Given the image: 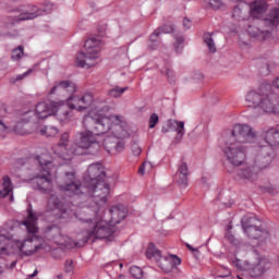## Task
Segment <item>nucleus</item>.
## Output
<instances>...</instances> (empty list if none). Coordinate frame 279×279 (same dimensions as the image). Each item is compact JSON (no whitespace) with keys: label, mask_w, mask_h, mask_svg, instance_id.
<instances>
[{"label":"nucleus","mask_w":279,"mask_h":279,"mask_svg":"<svg viewBox=\"0 0 279 279\" xmlns=\"http://www.w3.org/2000/svg\"><path fill=\"white\" fill-rule=\"evenodd\" d=\"M74 93H77V85L72 81H61L54 85L49 95H59L60 97H71Z\"/></svg>","instance_id":"nucleus-17"},{"label":"nucleus","mask_w":279,"mask_h":279,"mask_svg":"<svg viewBox=\"0 0 279 279\" xmlns=\"http://www.w3.org/2000/svg\"><path fill=\"white\" fill-rule=\"evenodd\" d=\"M12 247H16V250H19L21 254H23V256H32L35 252H38V250H40V246L34 245V239L28 238L23 242H11L10 244H8V247L1 248V254H3L4 252H8V255L14 254V250H12Z\"/></svg>","instance_id":"nucleus-16"},{"label":"nucleus","mask_w":279,"mask_h":279,"mask_svg":"<svg viewBox=\"0 0 279 279\" xmlns=\"http://www.w3.org/2000/svg\"><path fill=\"white\" fill-rule=\"evenodd\" d=\"M145 169H151V162L145 161L138 169L140 175H145Z\"/></svg>","instance_id":"nucleus-45"},{"label":"nucleus","mask_w":279,"mask_h":279,"mask_svg":"<svg viewBox=\"0 0 279 279\" xmlns=\"http://www.w3.org/2000/svg\"><path fill=\"white\" fill-rule=\"evenodd\" d=\"M186 247H189L191 252H197V250L194 248L191 244H186Z\"/></svg>","instance_id":"nucleus-55"},{"label":"nucleus","mask_w":279,"mask_h":279,"mask_svg":"<svg viewBox=\"0 0 279 279\" xmlns=\"http://www.w3.org/2000/svg\"><path fill=\"white\" fill-rule=\"evenodd\" d=\"M203 38H204L205 45L208 48V51H210V53H216L217 52V47L215 46V40L213 39V34L205 33Z\"/></svg>","instance_id":"nucleus-32"},{"label":"nucleus","mask_w":279,"mask_h":279,"mask_svg":"<svg viewBox=\"0 0 279 279\" xmlns=\"http://www.w3.org/2000/svg\"><path fill=\"white\" fill-rule=\"evenodd\" d=\"M166 75L170 82V84H174L175 83V76L173 75V71L169 68L166 69Z\"/></svg>","instance_id":"nucleus-47"},{"label":"nucleus","mask_w":279,"mask_h":279,"mask_svg":"<svg viewBox=\"0 0 279 279\" xmlns=\"http://www.w3.org/2000/svg\"><path fill=\"white\" fill-rule=\"evenodd\" d=\"M57 114L61 123H66L71 121V110L64 107V101H49V102H38L34 110H28L23 113L22 121H38V119H48V117H53Z\"/></svg>","instance_id":"nucleus-6"},{"label":"nucleus","mask_w":279,"mask_h":279,"mask_svg":"<svg viewBox=\"0 0 279 279\" xmlns=\"http://www.w3.org/2000/svg\"><path fill=\"white\" fill-rule=\"evenodd\" d=\"M1 197L9 204H12V202H14V185L12 184V180L8 175L2 178Z\"/></svg>","instance_id":"nucleus-22"},{"label":"nucleus","mask_w":279,"mask_h":279,"mask_svg":"<svg viewBox=\"0 0 279 279\" xmlns=\"http://www.w3.org/2000/svg\"><path fill=\"white\" fill-rule=\"evenodd\" d=\"M45 236L48 239V241H54V243L58 245H63L69 250L73 247H82L80 242H75L73 239L69 238V235L62 234V231L58 226L47 227L45 230Z\"/></svg>","instance_id":"nucleus-13"},{"label":"nucleus","mask_w":279,"mask_h":279,"mask_svg":"<svg viewBox=\"0 0 279 279\" xmlns=\"http://www.w3.org/2000/svg\"><path fill=\"white\" fill-rule=\"evenodd\" d=\"M101 40L93 37L85 41L84 49L76 54V64L81 69H90L99 64V53L101 51Z\"/></svg>","instance_id":"nucleus-8"},{"label":"nucleus","mask_w":279,"mask_h":279,"mask_svg":"<svg viewBox=\"0 0 279 279\" xmlns=\"http://www.w3.org/2000/svg\"><path fill=\"white\" fill-rule=\"evenodd\" d=\"M131 149H132V153L134 154V156H141V153L143 151V150L141 149V146H138L137 143H133V144L131 145Z\"/></svg>","instance_id":"nucleus-48"},{"label":"nucleus","mask_w":279,"mask_h":279,"mask_svg":"<svg viewBox=\"0 0 279 279\" xmlns=\"http://www.w3.org/2000/svg\"><path fill=\"white\" fill-rule=\"evenodd\" d=\"M106 169L99 162L92 163L84 174L83 185L75 180L74 172H65V179L62 184H59L60 191L71 193V195H88L90 202L96 204L94 213L97 214L99 206H104L108 202L110 195V184H108Z\"/></svg>","instance_id":"nucleus-1"},{"label":"nucleus","mask_w":279,"mask_h":279,"mask_svg":"<svg viewBox=\"0 0 279 279\" xmlns=\"http://www.w3.org/2000/svg\"><path fill=\"white\" fill-rule=\"evenodd\" d=\"M248 34L250 36H253V38H258L259 40H267V38L271 36L269 29H263L258 26H248Z\"/></svg>","instance_id":"nucleus-27"},{"label":"nucleus","mask_w":279,"mask_h":279,"mask_svg":"<svg viewBox=\"0 0 279 279\" xmlns=\"http://www.w3.org/2000/svg\"><path fill=\"white\" fill-rule=\"evenodd\" d=\"M160 36L161 33L160 31H158V28L149 36L148 39V49H150L151 51H155V49H158V47H160Z\"/></svg>","instance_id":"nucleus-29"},{"label":"nucleus","mask_w":279,"mask_h":279,"mask_svg":"<svg viewBox=\"0 0 279 279\" xmlns=\"http://www.w3.org/2000/svg\"><path fill=\"white\" fill-rule=\"evenodd\" d=\"M48 208L50 210H60L61 213H66V208H64V202L62 198L51 194L48 198Z\"/></svg>","instance_id":"nucleus-28"},{"label":"nucleus","mask_w":279,"mask_h":279,"mask_svg":"<svg viewBox=\"0 0 279 279\" xmlns=\"http://www.w3.org/2000/svg\"><path fill=\"white\" fill-rule=\"evenodd\" d=\"M174 49L177 53H182V49L184 48V37L183 36H175Z\"/></svg>","instance_id":"nucleus-38"},{"label":"nucleus","mask_w":279,"mask_h":279,"mask_svg":"<svg viewBox=\"0 0 279 279\" xmlns=\"http://www.w3.org/2000/svg\"><path fill=\"white\" fill-rule=\"evenodd\" d=\"M145 254L149 260H160V257L162 256L160 254V251L156 248V245H154V243L148 244V247Z\"/></svg>","instance_id":"nucleus-30"},{"label":"nucleus","mask_w":279,"mask_h":279,"mask_svg":"<svg viewBox=\"0 0 279 279\" xmlns=\"http://www.w3.org/2000/svg\"><path fill=\"white\" fill-rule=\"evenodd\" d=\"M177 173H181L183 175H189V163L184 161L183 159L181 160L180 165L178 166Z\"/></svg>","instance_id":"nucleus-41"},{"label":"nucleus","mask_w":279,"mask_h":279,"mask_svg":"<svg viewBox=\"0 0 279 279\" xmlns=\"http://www.w3.org/2000/svg\"><path fill=\"white\" fill-rule=\"evenodd\" d=\"M267 12V1L256 0L250 5V13L253 19H260Z\"/></svg>","instance_id":"nucleus-25"},{"label":"nucleus","mask_w":279,"mask_h":279,"mask_svg":"<svg viewBox=\"0 0 279 279\" xmlns=\"http://www.w3.org/2000/svg\"><path fill=\"white\" fill-rule=\"evenodd\" d=\"M65 271H73V259H68L65 262Z\"/></svg>","instance_id":"nucleus-50"},{"label":"nucleus","mask_w":279,"mask_h":279,"mask_svg":"<svg viewBox=\"0 0 279 279\" xmlns=\"http://www.w3.org/2000/svg\"><path fill=\"white\" fill-rule=\"evenodd\" d=\"M39 163L40 172L37 173L33 179H31V184L33 189L41 191V193H47L51 191L52 181H51V167L52 163L50 160H47L45 156L37 157Z\"/></svg>","instance_id":"nucleus-9"},{"label":"nucleus","mask_w":279,"mask_h":279,"mask_svg":"<svg viewBox=\"0 0 279 279\" xmlns=\"http://www.w3.org/2000/svg\"><path fill=\"white\" fill-rule=\"evenodd\" d=\"M156 263L165 274H171L172 269H175L178 265H181L182 260L177 255H170L169 257H162L161 255Z\"/></svg>","instance_id":"nucleus-18"},{"label":"nucleus","mask_w":279,"mask_h":279,"mask_svg":"<svg viewBox=\"0 0 279 279\" xmlns=\"http://www.w3.org/2000/svg\"><path fill=\"white\" fill-rule=\"evenodd\" d=\"M44 119H37L36 121H33L32 118H28V121H23V113H22V118L21 121H19L15 125V132L17 134H27V131H23L21 130V128H23V125H25V123H32L33 124V132H36L37 134H41V136H56L58 135V128L56 126H40V124H38L39 121H43Z\"/></svg>","instance_id":"nucleus-15"},{"label":"nucleus","mask_w":279,"mask_h":279,"mask_svg":"<svg viewBox=\"0 0 279 279\" xmlns=\"http://www.w3.org/2000/svg\"><path fill=\"white\" fill-rule=\"evenodd\" d=\"M226 239H228V241H230V243H236V239L234 238V235H232V233L228 232L226 234Z\"/></svg>","instance_id":"nucleus-51"},{"label":"nucleus","mask_w":279,"mask_h":279,"mask_svg":"<svg viewBox=\"0 0 279 279\" xmlns=\"http://www.w3.org/2000/svg\"><path fill=\"white\" fill-rule=\"evenodd\" d=\"M208 3L213 10H219L222 5L221 0H209Z\"/></svg>","instance_id":"nucleus-46"},{"label":"nucleus","mask_w":279,"mask_h":279,"mask_svg":"<svg viewBox=\"0 0 279 279\" xmlns=\"http://www.w3.org/2000/svg\"><path fill=\"white\" fill-rule=\"evenodd\" d=\"M98 110H99L100 112H109V111H110V107L107 106V105H105L104 107H100Z\"/></svg>","instance_id":"nucleus-53"},{"label":"nucleus","mask_w":279,"mask_h":279,"mask_svg":"<svg viewBox=\"0 0 279 279\" xmlns=\"http://www.w3.org/2000/svg\"><path fill=\"white\" fill-rule=\"evenodd\" d=\"M232 229V226H229V230H231Z\"/></svg>","instance_id":"nucleus-59"},{"label":"nucleus","mask_w":279,"mask_h":279,"mask_svg":"<svg viewBox=\"0 0 279 279\" xmlns=\"http://www.w3.org/2000/svg\"><path fill=\"white\" fill-rule=\"evenodd\" d=\"M109 214L111 216L109 223L114 227L119 225L120 221H123V219H125V217L128 216V209L123 205L113 206L111 209H109Z\"/></svg>","instance_id":"nucleus-23"},{"label":"nucleus","mask_w":279,"mask_h":279,"mask_svg":"<svg viewBox=\"0 0 279 279\" xmlns=\"http://www.w3.org/2000/svg\"><path fill=\"white\" fill-rule=\"evenodd\" d=\"M264 138L266 145L269 147H276L279 145V130L278 129H270L268 131H265Z\"/></svg>","instance_id":"nucleus-26"},{"label":"nucleus","mask_w":279,"mask_h":279,"mask_svg":"<svg viewBox=\"0 0 279 279\" xmlns=\"http://www.w3.org/2000/svg\"><path fill=\"white\" fill-rule=\"evenodd\" d=\"M256 131L247 124H235L229 132L227 141L236 145H245L247 143H256Z\"/></svg>","instance_id":"nucleus-10"},{"label":"nucleus","mask_w":279,"mask_h":279,"mask_svg":"<svg viewBox=\"0 0 279 279\" xmlns=\"http://www.w3.org/2000/svg\"><path fill=\"white\" fill-rule=\"evenodd\" d=\"M258 25H264L268 32H274L279 25V8H275L269 11V13L258 22Z\"/></svg>","instance_id":"nucleus-19"},{"label":"nucleus","mask_w":279,"mask_h":279,"mask_svg":"<svg viewBox=\"0 0 279 279\" xmlns=\"http://www.w3.org/2000/svg\"><path fill=\"white\" fill-rule=\"evenodd\" d=\"M242 227L248 239H262V241H265L269 236V231L262 229L260 220L256 217L243 218Z\"/></svg>","instance_id":"nucleus-12"},{"label":"nucleus","mask_w":279,"mask_h":279,"mask_svg":"<svg viewBox=\"0 0 279 279\" xmlns=\"http://www.w3.org/2000/svg\"><path fill=\"white\" fill-rule=\"evenodd\" d=\"M174 180L181 189H186L189 186V174L177 172Z\"/></svg>","instance_id":"nucleus-34"},{"label":"nucleus","mask_w":279,"mask_h":279,"mask_svg":"<svg viewBox=\"0 0 279 279\" xmlns=\"http://www.w3.org/2000/svg\"><path fill=\"white\" fill-rule=\"evenodd\" d=\"M87 119H93L99 123L97 113L85 116L83 120L85 131L78 132L73 143L74 147L76 148L77 156H84L86 151L87 154L95 156V154H99V149L101 147L95 136H101L102 133H96L95 130L88 128V124H86Z\"/></svg>","instance_id":"nucleus-7"},{"label":"nucleus","mask_w":279,"mask_h":279,"mask_svg":"<svg viewBox=\"0 0 279 279\" xmlns=\"http://www.w3.org/2000/svg\"><path fill=\"white\" fill-rule=\"evenodd\" d=\"M120 267H123V264H120Z\"/></svg>","instance_id":"nucleus-60"},{"label":"nucleus","mask_w":279,"mask_h":279,"mask_svg":"<svg viewBox=\"0 0 279 279\" xmlns=\"http://www.w3.org/2000/svg\"><path fill=\"white\" fill-rule=\"evenodd\" d=\"M68 106L70 110H77L80 112V96H69Z\"/></svg>","instance_id":"nucleus-35"},{"label":"nucleus","mask_w":279,"mask_h":279,"mask_svg":"<svg viewBox=\"0 0 279 279\" xmlns=\"http://www.w3.org/2000/svg\"><path fill=\"white\" fill-rule=\"evenodd\" d=\"M223 269H227V274L226 275H218V278H230V276H232V271H230L226 267H223Z\"/></svg>","instance_id":"nucleus-52"},{"label":"nucleus","mask_w":279,"mask_h":279,"mask_svg":"<svg viewBox=\"0 0 279 279\" xmlns=\"http://www.w3.org/2000/svg\"><path fill=\"white\" fill-rule=\"evenodd\" d=\"M36 276H38V270H35L28 278H36Z\"/></svg>","instance_id":"nucleus-54"},{"label":"nucleus","mask_w":279,"mask_h":279,"mask_svg":"<svg viewBox=\"0 0 279 279\" xmlns=\"http://www.w3.org/2000/svg\"><path fill=\"white\" fill-rule=\"evenodd\" d=\"M23 46H19L17 48L13 49L12 51V60H14L15 62H19V60H21V58H23L25 56Z\"/></svg>","instance_id":"nucleus-37"},{"label":"nucleus","mask_w":279,"mask_h":279,"mask_svg":"<svg viewBox=\"0 0 279 279\" xmlns=\"http://www.w3.org/2000/svg\"><path fill=\"white\" fill-rule=\"evenodd\" d=\"M14 12H21L19 16L15 17V23H21V21H33V19H38L43 15V11L38 7H31L24 11L15 9Z\"/></svg>","instance_id":"nucleus-21"},{"label":"nucleus","mask_w":279,"mask_h":279,"mask_svg":"<svg viewBox=\"0 0 279 279\" xmlns=\"http://www.w3.org/2000/svg\"><path fill=\"white\" fill-rule=\"evenodd\" d=\"M270 267L271 263H269V260L259 259L257 263L252 265L248 271L253 278H259V276H263V274H265L267 269H270Z\"/></svg>","instance_id":"nucleus-24"},{"label":"nucleus","mask_w":279,"mask_h":279,"mask_svg":"<svg viewBox=\"0 0 279 279\" xmlns=\"http://www.w3.org/2000/svg\"><path fill=\"white\" fill-rule=\"evenodd\" d=\"M245 101L248 108L260 110L265 114L279 112V77L272 82V85L263 84L257 89L248 90Z\"/></svg>","instance_id":"nucleus-3"},{"label":"nucleus","mask_w":279,"mask_h":279,"mask_svg":"<svg viewBox=\"0 0 279 279\" xmlns=\"http://www.w3.org/2000/svg\"><path fill=\"white\" fill-rule=\"evenodd\" d=\"M97 204L94 203V206L90 207H85L81 211L76 214V219L78 221H83V223H93L94 229L89 230L87 234L83 238L81 242V247L86 245L88 243V239L95 236V239H108L109 236H112L114 233L113 226L107 221H98L97 219H93V217H98L99 216V208L104 205L98 206V210L95 214V208Z\"/></svg>","instance_id":"nucleus-5"},{"label":"nucleus","mask_w":279,"mask_h":279,"mask_svg":"<svg viewBox=\"0 0 279 279\" xmlns=\"http://www.w3.org/2000/svg\"><path fill=\"white\" fill-rule=\"evenodd\" d=\"M175 124H177L175 132L178 134L177 141H182V136H184V134H185L184 121H177V120H174V121L170 122V125H175Z\"/></svg>","instance_id":"nucleus-33"},{"label":"nucleus","mask_w":279,"mask_h":279,"mask_svg":"<svg viewBox=\"0 0 279 279\" xmlns=\"http://www.w3.org/2000/svg\"><path fill=\"white\" fill-rule=\"evenodd\" d=\"M96 116L98 117V122L93 118L86 119L87 128L94 130L96 134H108V132H111L113 137L105 140V149L111 156L121 154L125 149L123 138L128 136V122H125L123 116L112 114L106 117L104 113H96Z\"/></svg>","instance_id":"nucleus-2"},{"label":"nucleus","mask_w":279,"mask_h":279,"mask_svg":"<svg viewBox=\"0 0 279 279\" xmlns=\"http://www.w3.org/2000/svg\"><path fill=\"white\" fill-rule=\"evenodd\" d=\"M27 217L22 221V226H25L28 234H37L38 232V216L32 209V205L26 210Z\"/></svg>","instance_id":"nucleus-20"},{"label":"nucleus","mask_w":279,"mask_h":279,"mask_svg":"<svg viewBox=\"0 0 279 279\" xmlns=\"http://www.w3.org/2000/svg\"><path fill=\"white\" fill-rule=\"evenodd\" d=\"M130 274L131 276H133V278H137V279L143 278V269H141V267L132 266L130 268Z\"/></svg>","instance_id":"nucleus-42"},{"label":"nucleus","mask_w":279,"mask_h":279,"mask_svg":"<svg viewBox=\"0 0 279 279\" xmlns=\"http://www.w3.org/2000/svg\"><path fill=\"white\" fill-rule=\"evenodd\" d=\"M161 132H163V134H167V132H169V130L167 128H162Z\"/></svg>","instance_id":"nucleus-56"},{"label":"nucleus","mask_w":279,"mask_h":279,"mask_svg":"<svg viewBox=\"0 0 279 279\" xmlns=\"http://www.w3.org/2000/svg\"><path fill=\"white\" fill-rule=\"evenodd\" d=\"M227 160L234 167H240L245 162L247 156V146L226 141V147L222 149Z\"/></svg>","instance_id":"nucleus-11"},{"label":"nucleus","mask_w":279,"mask_h":279,"mask_svg":"<svg viewBox=\"0 0 279 279\" xmlns=\"http://www.w3.org/2000/svg\"><path fill=\"white\" fill-rule=\"evenodd\" d=\"M125 90H128V87H119V86H116L111 89H109L107 92V95L109 97H113L114 99L121 97V95H123V93H125Z\"/></svg>","instance_id":"nucleus-36"},{"label":"nucleus","mask_w":279,"mask_h":279,"mask_svg":"<svg viewBox=\"0 0 279 279\" xmlns=\"http://www.w3.org/2000/svg\"><path fill=\"white\" fill-rule=\"evenodd\" d=\"M158 121H160V118L158 117V114L153 113L148 121V125H149L150 130L156 128V125H158Z\"/></svg>","instance_id":"nucleus-44"},{"label":"nucleus","mask_w":279,"mask_h":279,"mask_svg":"<svg viewBox=\"0 0 279 279\" xmlns=\"http://www.w3.org/2000/svg\"><path fill=\"white\" fill-rule=\"evenodd\" d=\"M14 267H16V262L11 263V269H14Z\"/></svg>","instance_id":"nucleus-57"},{"label":"nucleus","mask_w":279,"mask_h":279,"mask_svg":"<svg viewBox=\"0 0 279 279\" xmlns=\"http://www.w3.org/2000/svg\"><path fill=\"white\" fill-rule=\"evenodd\" d=\"M193 25V22H191V20L189 17H184L183 19V27L184 29H191Z\"/></svg>","instance_id":"nucleus-49"},{"label":"nucleus","mask_w":279,"mask_h":279,"mask_svg":"<svg viewBox=\"0 0 279 279\" xmlns=\"http://www.w3.org/2000/svg\"><path fill=\"white\" fill-rule=\"evenodd\" d=\"M274 160V148L269 145H258L245 165L238 170V178L243 182H255L258 173L267 169Z\"/></svg>","instance_id":"nucleus-4"},{"label":"nucleus","mask_w":279,"mask_h":279,"mask_svg":"<svg viewBox=\"0 0 279 279\" xmlns=\"http://www.w3.org/2000/svg\"><path fill=\"white\" fill-rule=\"evenodd\" d=\"M157 29L160 32V34H173V32H175V26L167 24Z\"/></svg>","instance_id":"nucleus-43"},{"label":"nucleus","mask_w":279,"mask_h":279,"mask_svg":"<svg viewBox=\"0 0 279 279\" xmlns=\"http://www.w3.org/2000/svg\"><path fill=\"white\" fill-rule=\"evenodd\" d=\"M34 70L29 69L28 71L24 72L23 74H19L16 76H13L10 82L11 84H16V82H21V80H25L27 75L32 74Z\"/></svg>","instance_id":"nucleus-40"},{"label":"nucleus","mask_w":279,"mask_h":279,"mask_svg":"<svg viewBox=\"0 0 279 279\" xmlns=\"http://www.w3.org/2000/svg\"><path fill=\"white\" fill-rule=\"evenodd\" d=\"M232 16L233 19H236V21H241V19H244L242 4L234 7Z\"/></svg>","instance_id":"nucleus-39"},{"label":"nucleus","mask_w":279,"mask_h":279,"mask_svg":"<svg viewBox=\"0 0 279 279\" xmlns=\"http://www.w3.org/2000/svg\"><path fill=\"white\" fill-rule=\"evenodd\" d=\"M90 104H93V94L86 93L83 96H80V112L88 110Z\"/></svg>","instance_id":"nucleus-31"},{"label":"nucleus","mask_w":279,"mask_h":279,"mask_svg":"<svg viewBox=\"0 0 279 279\" xmlns=\"http://www.w3.org/2000/svg\"><path fill=\"white\" fill-rule=\"evenodd\" d=\"M1 128H2V130H8V126L5 124H3V122H1Z\"/></svg>","instance_id":"nucleus-58"},{"label":"nucleus","mask_w":279,"mask_h":279,"mask_svg":"<svg viewBox=\"0 0 279 279\" xmlns=\"http://www.w3.org/2000/svg\"><path fill=\"white\" fill-rule=\"evenodd\" d=\"M69 132H64L59 143L52 148L54 156L61 158L62 160H71L73 156H77V148L75 145H69Z\"/></svg>","instance_id":"nucleus-14"}]
</instances>
